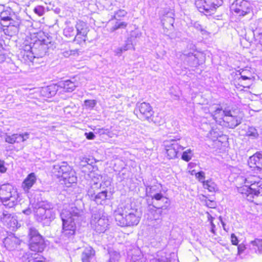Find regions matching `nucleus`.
<instances>
[{"label": "nucleus", "mask_w": 262, "mask_h": 262, "mask_svg": "<svg viewBox=\"0 0 262 262\" xmlns=\"http://www.w3.org/2000/svg\"><path fill=\"white\" fill-rule=\"evenodd\" d=\"M115 219L117 224L121 227H130L137 225L140 220V217L137 215L133 210L125 213L115 212Z\"/></svg>", "instance_id": "nucleus-9"}, {"label": "nucleus", "mask_w": 262, "mask_h": 262, "mask_svg": "<svg viewBox=\"0 0 262 262\" xmlns=\"http://www.w3.org/2000/svg\"><path fill=\"white\" fill-rule=\"evenodd\" d=\"M63 34L67 38H73L76 36V31L74 30V28L72 26H67L63 30Z\"/></svg>", "instance_id": "nucleus-32"}, {"label": "nucleus", "mask_w": 262, "mask_h": 262, "mask_svg": "<svg viewBox=\"0 0 262 262\" xmlns=\"http://www.w3.org/2000/svg\"><path fill=\"white\" fill-rule=\"evenodd\" d=\"M194 4L199 11L211 15L222 5V0H195Z\"/></svg>", "instance_id": "nucleus-10"}, {"label": "nucleus", "mask_w": 262, "mask_h": 262, "mask_svg": "<svg viewBox=\"0 0 262 262\" xmlns=\"http://www.w3.org/2000/svg\"><path fill=\"white\" fill-rule=\"evenodd\" d=\"M147 212H148L147 214H148L149 213L151 214V216L150 217V219L151 220H159L160 219V216H161V215L162 214V213H158V212H154L153 213H150L148 211H147Z\"/></svg>", "instance_id": "nucleus-48"}, {"label": "nucleus", "mask_w": 262, "mask_h": 262, "mask_svg": "<svg viewBox=\"0 0 262 262\" xmlns=\"http://www.w3.org/2000/svg\"><path fill=\"white\" fill-rule=\"evenodd\" d=\"M53 43L47 39L36 40L32 46H26L25 50L29 51L34 55V58H41L46 55L51 48L53 49Z\"/></svg>", "instance_id": "nucleus-7"}, {"label": "nucleus", "mask_w": 262, "mask_h": 262, "mask_svg": "<svg viewBox=\"0 0 262 262\" xmlns=\"http://www.w3.org/2000/svg\"><path fill=\"white\" fill-rule=\"evenodd\" d=\"M95 255V251L91 247H86L81 254L82 262H91Z\"/></svg>", "instance_id": "nucleus-26"}, {"label": "nucleus", "mask_w": 262, "mask_h": 262, "mask_svg": "<svg viewBox=\"0 0 262 262\" xmlns=\"http://www.w3.org/2000/svg\"><path fill=\"white\" fill-rule=\"evenodd\" d=\"M60 217L62 222L61 237L65 239L73 238L76 230V222L84 219V212L76 206H71L62 210Z\"/></svg>", "instance_id": "nucleus-1"}, {"label": "nucleus", "mask_w": 262, "mask_h": 262, "mask_svg": "<svg viewBox=\"0 0 262 262\" xmlns=\"http://www.w3.org/2000/svg\"><path fill=\"white\" fill-rule=\"evenodd\" d=\"M195 177L199 181L202 182V181H204V179L205 178V173L203 171H199L195 173Z\"/></svg>", "instance_id": "nucleus-47"}, {"label": "nucleus", "mask_w": 262, "mask_h": 262, "mask_svg": "<svg viewBox=\"0 0 262 262\" xmlns=\"http://www.w3.org/2000/svg\"><path fill=\"white\" fill-rule=\"evenodd\" d=\"M211 225V232L214 234H216V232L215 230V225L213 223L210 224Z\"/></svg>", "instance_id": "nucleus-61"}, {"label": "nucleus", "mask_w": 262, "mask_h": 262, "mask_svg": "<svg viewBox=\"0 0 262 262\" xmlns=\"http://www.w3.org/2000/svg\"><path fill=\"white\" fill-rule=\"evenodd\" d=\"M205 198L204 201L207 207L210 208H215L216 207V203L214 200L208 199L206 196L203 195Z\"/></svg>", "instance_id": "nucleus-38"}, {"label": "nucleus", "mask_w": 262, "mask_h": 262, "mask_svg": "<svg viewBox=\"0 0 262 262\" xmlns=\"http://www.w3.org/2000/svg\"><path fill=\"white\" fill-rule=\"evenodd\" d=\"M208 220L210 222V224L213 223V221L214 219L209 212H207Z\"/></svg>", "instance_id": "nucleus-57"}, {"label": "nucleus", "mask_w": 262, "mask_h": 262, "mask_svg": "<svg viewBox=\"0 0 262 262\" xmlns=\"http://www.w3.org/2000/svg\"><path fill=\"white\" fill-rule=\"evenodd\" d=\"M258 43L262 46V34L259 35Z\"/></svg>", "instance_id": "nucleus-62"}, {"label": "nucleus", "mask_w": 262, "mask_h": 262, "mask_svg": "<svg viewBox=\"0 0 262 262\" xmlns=\"http://www.w3.org/2000/svg\"><path fill=\"white\" fill-rule=\"evenodd\" d=\"M75 28L76 29V35L73 39L74 41L78 42L83 40L85 41L87 38V34L89 32L88 27L86 23L79 20L77 22Z\"/></svg>", "instance_id": "nucleus-13"}, {"label": "nucleus", "mask_w": 262, "mask_h": 262, "mask_svg": "<svg viewBox=\"0 0 262 262\" xmlns=\"http://www.w3.org/2000/svg\"><path fill=\"white\" fill-rule=\"evenodd\" d=\"M131 47H132V45L126 44L125 46H124L122 47H121L119 49V50L120 53H122L123 51L128 50V49H129L131 48Z\"/></svg>", "instance_id": "nucleus-54"}, {"label": "nucleus", "mask_w": 262, "mask_h": 262, "mask_svg": "<svg viewBox=\"0 0 262 262\" xmlns=\"http://www.w3.org/2000/svg\"><path fill=\"white\" fill-rule=\"evenodd\" d=\"M1 220L3 222H8V220L10 219V221H11L13 219V217L12 216L11 214L10 213L3 212L2 216L1 217Z\"/></svg>", "instance_id": "nucleus-44"}, {"label": "nucleus", "mask_w": 262, "mask_h": 262, "mask_svg": "<svg viewBox=\"0 0 262 262\" xmlns=\"http://www.w3.org/2000/svg\"><path fill=\"white\" fill-rule=\"evenodd\" d=\"M110 183V182H109L105 181V182H104V184H105V185H106V183Z\"/></svg>", "instance_id": "nucleus-64"}, {"label": "nucleus", "mask_w": 262, "mask_h": 262, "mask_svg": "<svg viewBox=\"0 0 262 262\" xmlns=\"http://www.w3.org/2000/svg\"><path fill=\"white\" fill-rule=\"evenodd\" d=\"M101 186L102 183L99 184L95 179H93V183L91 184L87 190V194L90 200L99 191Z\"/></svg>", "instance_id": "nucleus-23"}, {"label": "nucleus", "mask_w": 262, "mask_h": 262, "mask_svg": "<svg viewBox=\"0 0 262 262\" xmlns=\"http://www.w3.org/2000/svg\"><path fill=\"white\" fill-rule=\"evenodd\" d=\"M29 236L30 238L29 242H33L41 243V241L45 243L42 236L39 234L38 231L34 227L29 229Z\"/></svg>", "instance_id": "nucleus-25"}, {"label": "nucleus", "mask_w": 262, "mask_h": 262, "mask_svg": "<svg viewBox=\"0 0 262 262\" xmlns=\"http://www.w3.org/2000/svg\"><path fill=\"white\" fill-rule=\"evenodd\" d=\"M231 242L232 244L233 245H235V246L238 245V240L236 236L234 233H232L231 235Z\"/></svg>", "instance_id": "nucleus-49"}, {"label": "nucleus", "mask_w": 262, "mask_h": 262, "mask_svg": "<svg viewBox=\"0 0 262 262\" xmlns=\"http://www.w3.org/2000/svg\"><path fill=\"white\" fill-rule=\"evenodd\" d=\"M135 112H139V117L141 119L149 120L153 115L154 111L149 103H137Z\"/></svg>", "instance_id": "nucleus-12"}, {"label": "nucleus", "mask_w": 262, "mask_h": 262, "mask_svg": "<svg viewBox=\"0 0 262 262\" xmlns=\"http://www.w3.org/2000/svg\"><path fill=\"white\" fill-rule=\"evenodd\" d=\"M24 262H46L43 257H34L26 255L24 256Z\"/></svg>", "instance_id": "nucleus-33"}, {"label": "nucleus", "mask_w": 262, "mask_h": 262, "mask_svg": "<svg viewBox=\"0 0 262 262\" xmlns=\"http://www.w3.org/2000/svg\"><path fill=\"white\" fill-rule=\"evenodd\" d=\"M242 118L237 114L233 115L231 111L228 110L225 113L224 126L229 128H234L241 123Z\"/></svg>", "instance_id": "nucleus-14"}, {"label": "nucleus", "mask_w": 262, "mask_h": 262, "mask_svg": "<svg viewBox=\"0 0 262 262\" xmlns=\"http://www.w3.org/2000/svg\"><path fill=\"white\" fill-rule=\"evenodd\" d=\"M3 40L0 39V63L3 62L6 59L5 54L2 53L3 50Z\"/></svg>", "instance_id": "nucleus-43"}, {"label": "nucleus", "mask_w": 262, "mask_h": 262, "mask_svg": "<svg viewBox=\"0 0 262 262\" xmlns=\"http://www.w3.org/2000/svg\"><path fill=\"white\" fill-rule=\"evenodd\" d=\"M233 10L239 16H245L250 13L251 5L247 0H235L232 4Z\"/></svg>", "instance_id": "nucleus-11"}, {"label": "nucleus", "mask_w": 262, "mask_h": 262, "mask_svg": "<svg viewBox=\"0 0 262 262\" xmlns=\"http://www.w3.org/2000/svg\"><path fill=\"white\" fill-rule=\"evenodd\" d=\"M173 16L174 13L171 10L165 9L163 10L161 23L164 29L169 30L173 28Z\"/></svg>", "instance_id": "nucleus-15"}, {"label": "nucleus", "mask_w": 262, "mask_h": 262, "mask_svg": "<svg viewBox=\"0 0 262 262\" xmlns=\"http://www.w3.org/2000/svg\"><path fill=\"white\" fill-rule=\"evenodd\" d=\"M29 248L31 251L41 252L44 250V248H45V244L41 241V243H38L34 242L33 240L32 242H29Z\"/></svg>", "instance_id": "nucleus-29"}, {"label": "nucleus", "mask_w": 262, "mask_h": 262, "mask_svg": "<svg viewBox=\"0 0 262 262\" xmlns=\"http://www.w3.org/2000/svg\"><path fill=\"white\" fill-rule=\"evenodd\" d=\"M34 12L39 16H42L45 13V8L41 6H38L34 9Z\"/></svg>", "instance_id": "nucleus-42"}, {"label": "nucleus", "mask_w": 262, "mask_h": 262, "mask_svg": "<svg viewBox=\"0 0 262 262\" xmlns=\"http://www.w3.org/2000/svg\"><path fill=\"white\" fill-rule=\"evenodd\" d=\"M252 79H254V77H252V78L250 77H248L245 75H241V76L239 78L238 80L242 79V80H250Z\"/></svg>", "instance_id": "nucleus-58"}, {"label": "nucleus", "mask_w": 262, "mask_h": 262, "mask_svg": "<svg viewBox=\"0 0 262 262\" xmlns=\"http://www.w3.org/2000/svg\"><path fill=\"white\" fill-rule=\"evenodd\" d=\"M13 16H14V14H12L10 10H6L2 11L0 14V18L2 21L1 25L3 26H7V23Z\"/></svg>", "instance_id": "nucleus-28"}, {"label": "nucleus", "mask_w": 262, "mask_h": 262, "mask_svg": "<svg viewBox=\"0 0 262 262\" xmlns=\"http://www.w3.org/2000/svg\"><path fill=\"white\" fill-rule=\"evenodd\" d=\"M110 253L109 262H118L120 255L119 253L116 251H111Z\"/></svg>", "instance_id": "nucleus-35"}, {"label": "nucleus", "mask_w": 262, "mask_h": 262, "mask_svg": "<svg viewBox=\"0 0 262 262\" xmlns=\"http://www.w3.org/2000/svg\"><path fill=\"white\" fill-rule=\"evenodd\" d=\"M77 82L72 81L71 80L61 81L58 82V86L62 91L66 93L72 92L77 86Z\"/></svg>", "instance_id": "nucleus-20"}, {"label": "nucleus", "mask_w": 262, "mask_h": 262, "mask_svg": "<svg viewBox=\"0 0 262 262\" xmlns=\"http://www.w3.org/2000/svg\"><path fill=\"white\" fill-rule=\"evenodd\" d=\"M3 243L7 249L12 251L20 244V240L15 236L10 235L4 239Z\"/></svg>", "instance_id": "nucleus-19"}, {"label": "nucleus", "mask_w": 262, "mask_h": 262, "mask_svg": "<svg viewBox=\"0 0 262 262\" xmlns=\"http://www.w3.org/2000/svg\"><path fill=\"white\" fill-rule=\"evenodd\" d=\"M29 134L28 133H25L21 134L23 141L24 142L26 141L29 138Z\"/></svg>", "instance_id": "nucleus-55"}, {"label": "nucleus", "mask_w": 262, "mask_h": 262, "mask_svg": "<svg viewBox=\"0 0 262 262\" xmlns=\"http://www.w3.org/2000/svg\"><path fill=\"white\" fill-rule=\"evenodd\" d=\"M107 193V190L98 191L91 200L94 201L97 204H103L108 199Z\"/></svg>", "instance_id": "nucleus-24"}, {"label": "nucleus", "mask_w": 262, "mask_h": 262, "mask_svg": "<svg viewBox=\"0 0 262 262\" xmlns=\"http://www.w3.org/2000/svg\"><path fill=\"white\" fill-rule=\"evenodd\" d=\"M90 223L92 229L98 233H104L109 226L106 214L102 209L98 208L92 209Z\"/></svg>", "instance_id": "nucleus-5"}, {"label": "nucleus", "mask_w": 262, "mask_h": 262, "mask_svg": "<svg viewBox=\"0 0 262 262\" xmlns=\"http://www.w3.org/2000/svg\"><path fill=\"white\" fill-rule=\"evenodd\" d=\"M228 110L223 111L221 108H217L212 115L213 119L220 125H223L225 118V113Z\"/></svg>", "instance_id": "nucleus-22"}, {"label": "nucleus", "mask_w": 262, "mask_h": 262, "mask_svg": "<svg viewBox=\"0 0 262 262\" xmlns=\"http://www.w3.org/2000/svg\"><path fill=\"white\" fill-rule=\"evenodd\" d=\"M36 220L43 226H49L56 217V209L47 201L38 202L34 207Z\"/></svg>", "instance_id": "nucleus-3"}, {"label": "nucleus", "mask_w": 262, "mask_h": 262, "mask_svg": "<svg viewBox=\"0 0 262 262\" xmlns=\"http://www.w3.org/2000/svg\"><path fill=\"white\" fill-rule=\"evenodd\" d=\"M126 14L127 12L126 11L120 9L115 12L113 17L115 19L120 20L122 17H124Z\"/></svg>", "instance_id": "nucleus-36"}, {"label": "nucleus", "mask_w": 262, "mask_h": 262, "mask_svg": "<svg viewBox=\"0 0 262 262\" xmlns=\"http://www.w3.org/2000/svg\"><path fill=\"white\" fill-rule=\"evenodd\" d=\"M20 23L21 21L19 19L14 20L12 17L7 23V26H4V27L8 28L7 29V31H11L12 32V34L10 35L12 36L18 33Z\"/></svg>", "instance_id": "nucleus-21"}, {"label": "nucleus", "mask_w": 262, "mask_h": 262, "mask_svg": "<svg viewBox=\"0 0 262 262\" xmlns=\"http://www.w3.org/2000/svg\"><path fill=\"white\" fill-rule=\"evenodd\" d=\"M84 103L86 107L91 108L94 107L96 104V101L94 100H86Z\"/></svg>", "instance_id": "nucleus-41"}, {"label": "nucleus", "mask_w": 262, "mask_h": 262, "mask_svg": "<svg viewBox=\"0 0 262 262\" xmlns=\"http://www.w3.org/2000/svg\"><path fill=\"white\" fill-rule=\"evenodd\" d=\"M18 194L10 184H4L0 187V200L8 208H12L17 203Z\"/></svg>", "instance_id": "nucleus-6"}, {"label": "nucleus", "mask_w": 262, "mask_h": 262, "mask_svg": "<svg viewBox=\"0 0 262 262\" xmlns=\"http://www.w3.org/2000/svg\"><path fill=\"white\" fill-rule=\"evenodd\" d=\"M36 176L34 172L29 174L21 184V187L24 191L26 193H28L31 188L36 183Z\"/></svg>", "instance_id": "nucleus-18"}, {"label": "nucleus", "mask_w": 262, "mask_h": 262, "mask_svg": "<svg viewBox=\"0 0 262 262\" xmlns=\"http://www.w3.org/2000/svg\"><path fill=\"white\" fill-rule=\"evenodd\" d=\"M202 183L204 188L210 192H216L219 191L217 185L211 179L202 181Z\"/></svg>", "instance_id": "nucleus-27"}, {"label": "nucleus", "mask_w": 262, "mask_h": 262, "mask_svg": "<svg viewBox=\"0 0 262 262\" xmlns=\"http://www.w3.org/2000/svg\"><path fill=\"white\" fill-rule=\"evenodd\" d=\"M14 137H15L16 143H20V142H23L21 134H14Z\"/></svg>", "instance_id": "nucleus-53"}, {"label": "nucleus", "mask_w": 262, "mask_h": 262, "mask_svg": "<svg viewBox=\"0 0 262 262\" xmlns=\"http://www.w3.org/2000/svg\"><path fill=\"white\" fill-rule=\"evenodd\" d=\"M179 143V139H172L169 145L165 144V146L167 147L166 150L169 159H173L179 156V149L180 148Z\"/></svg>", "instance_id": "nucleus-16"}, {"label": "nucleus", "mask_w": 262, "mask_h": 262, "mask_svg": "<svg viewBox=\"0 0 262 262\" xmlns=\"http://www.w3.org/2000/svg\"><path fill=\"white\" fill-rule=\"evenodd\" d=\"M250 244L256 253H262V239L255 238L250 242Z\"/></svg>", "instance_id": "nucleus-30"}, {"label": "nucleus", "mask_w": 262, "mask_h": 262, "mask_svg": "<svg viewBox=\"0 0 262 262\" xmlns=\"http://www.w3.org/2000/svg\"><path fill=\"white\" fill-rule=\"evenodd\" d=\"M156 186H150L148 185L146 187V192L147 194H148V196L151 197V195H152V193L156 190ZM154 194H153L154 195Z\"/></svg>", "instance_id": "nucleus-45"}, {"label": "nucleus", "mask_w": 262, "mask_h": 262, "mask_svg": "<svg viewBox=\"0 0 262 262\" xmlns=\"http://www.w3.org/2000/svg\"><path fill=\"white\" fill-rule=\"evenodd\" d=\"M60 89L59 86H58V82L56 84L48 86L45 89L47 92V95L49 97L55 96L57 92Z\"/></svg>", "instance_id": "nucleus-31"}, {"label": "nucleus", "mask_w": 262, "mask_h": 262, "mask_svg": "<svg viewBox=\"0 0 262 262\" xmlns=\"http://www.w3.org/2000/svg\"><path fill=\"white\" fill-rule=\"evenodd\" d=\"M84 135L86 138L88 140H93L95 138V135L94 133L90 132L89 133H85Z\"/></svg>", "instance_id": "nucleus-50"}, {"label": "nucleus", "mask_w": 262, "mask_h": 262, "mask_svg": "<svg viewBox=\"0 0 262 262\" xmlns=\"http://www.w3.org/2000/svg\"><path fill=\"white\" fill-rule=\"evenodd\" d=\"M248 164L251 168L262 170V151H257L250 156Z\"/></svg>", "instance_id": "nucleus-17"}, {"label": "nucleus", "mask_w": 262, "mask_h": 262, "mask_svg": "<svg viewBox=\"0 0 262 262\" xmlns=\"http://www.w3.org/2000/svg\"><path fill=\"white\" fill-rule=\"evenodd\" d=\"M151 202H148L147 211L162 213L163 210L166 209L169 205V201L161 193H156L151 195Z\"/></svg>", "instance_id": "nucleus-8"}, {"label": "nucleus", "mask_w": 262, "mask_h": 262, "mask_svg": "<svg viewBox=\"0 0 262 262\" xmlns=\"http://www.w3.org/2000/svg\"><path fill=\"white\" fill-rule=\"evenodd\" d=\"M237 246L238 254L242 253L246 249V246L243 244H241Z\"/></svg>", "instance_id": "nucleus-52"}, {"label": "nucleus", "mask_w": 262, "mask_h": 262, "mask_svg": "<svg viewBox=\"0 0 262 262\" xmlns=\"http://www.w3.org/2000/svg\"><path fill=\"white\" fill-rule=\"evenodd\" d=\"M262 179L259 176L250 174L244 181L249 185H244L237 188V192L247 201L257 204L255 201L262 197Z\"/></svg>", "instance_id": "nucleus-2"}, {"label": "nucleus", "mask_w": 262, "mask_h": 262, "mask_svg": "<svg viewBox=\"0 0 262 262\" xmlns=\"http://www.w3.org/2000/svg\"><path fill=\"white\" fill-rule=\"evenodd\" d=\"M127 25V23L124 21H120L119 20H117L115 24L113 26L111 29V31L112 32L115 31V30L119 29H124L126 27Z\"/></svg>", "instance_id": "nucleus-34"}, {"label": "nucleus", "mask_w": 262, "mask_h": 262, "mask_svg": "<svg viewBox=\"0 0 262 262\" xmlns=\"http://www.w3.org/2000/svg\"><path fill=\"white\" fill-rule=\"evenodd\" d=\"M14 136V134H13L11 136H7L5 138V141L10 144H14L16 143V140Z\"/></svg>", "instance_id": "nucleus-46"}, {"label": "nucleus", "mask_w": 262, "mask_h": 262, "mask_svg": "<svg viewBox=\"0 0 262 262\" xmlns=\"http://www.w3.org/2000/svg\"><path fill=\"white\" fill-rule=\"evenodd\" d=\"M250 135H252V136H258V134H257V133H256V135H254V134H250Z\"/></svg>", "instance_id": "nucleus-63"}, {"label": "nucleus", "mask_w": 262, "mask_h": 262, "mask_svg": "<svg viewBox=\"0 0 262 262\" xmlns=\"http://www.w3.org/2000/svg\"><path fill=\"white\" fill-rule=\"evenodd\" d=\"M193 154L191 149H188L183 153L182 159L186 162H188L191 159Z\"/></svg>", "instance_id": "nucleus-37"}, {"label": "nucleus", "mask_w": 262, "mask_h": 262, "mask_svg": "<svg viewBox=\"0 0 262 262\" xmlns=\"http://www.w3.org/2000/svg\"><path fill=\"white\" fill-rule=\"evenodd\" d=\"M92 164H93V159L86 157L82 158L80 162V165L83 167L88 165L92 166Z\"/></svg>", "instance_id": "nucleus-39"}, {"label": "nucleus", "mask_w": 262, "mask_h": 262, "mask_svg": "<svg viewBox=\"0 0 262 262\" xmlns=\"http://www.w3.org/2000/svg\"><path fill=\"white\" fill-rule=\"evenodd\" d=\"M76 51L75 50H70V53L69 51H66L63 53V55L66 57H68L71 55L74 54Z\"/></svg>", "instance_id": "nucleus-56"}, {"label": "nucleus", "mask_w": 262, "mask_h": 262, "mask_svg": "<svg viewBox=\"0 0 262 262\" xmlns=\"http://www.w3.org/2000/svg\"><path fill=\"white\" fill-rule=\"evenodd\" d=\"M23 212L26 215H29L31 213V209L30 208L25 209L23 211Z\"/></svg>", "instance_id": "nucleus-60"}, {"label": "nucleus", "mask_w": 262, "mask_h": 262, "mask_svg": "<svg viewBox=\"0 0 262 262\" xmlns=\"http://www.w3.org/2000/svg\"><path fill=\"white\" fill-rule=\"evenodd\" d=\"M158 260L159 262H169L170 259L169 257H166V254L163 252H161L158 255Z\"/></svg>", "instance_id": "nucleus-40"}, {"label": "nucleus", "mask_w": 262, "mask_h": 262, "mask_svg": "<svg viewBox=\"0 0 262 262\" xmlns=\"http://www.w3.org/2000/svg\"><path fill=\"white\" fill-rule=\"evenodd\" d=\"M54 172L57 173L58 177H61L64 185L69 187L77 182L75 172L67 162H62L53 166Z\"/></svg>", "instance_id": "nucleus-4"}, {"label": "nucleus", "mask_w": 262, "mask_h": 262, "mask_svg": "<svg viewBox=\"0 0 262 262\" xmlns=\"http://www.w3.org/2000/svg\"><path fill=\"white\" fill-rule=\"evenodd\" d=\"M5 162L0 160V172L4 173L6 171L7 168L5 166Z\"/></svg>", "instance_id": "nucleus-51"}, {"label": "nucleus", "mask_w": 262, "mask_h": 262, "mask_svg": "<svg viewBox=\"0 0 262 262\" xmlns=\"http://www.w3.org/2000/svg\"><path fill=\"white\" fill-rule=\"evenodd\" d=\"M102 179V177L100 175H97L96 176H94L92 178V183H93V179H95V181L98 183L100 179Z\"/></svg>", "instance_id": "nucleus-59"}]
</instances>
